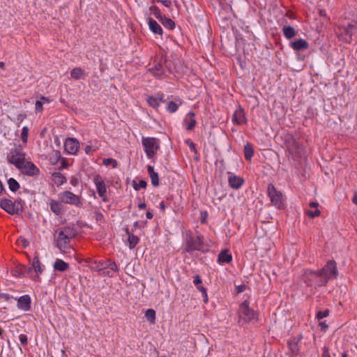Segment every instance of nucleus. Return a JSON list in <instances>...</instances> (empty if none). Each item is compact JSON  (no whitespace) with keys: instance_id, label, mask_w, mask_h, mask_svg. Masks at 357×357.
I'll use <instances>...</instances> for the list:
<instances>
[{"instance_id":"f257e3e1","label":"nucleus","mask_w":357,"mask_h":357,"mask_svg":"<svg viewBox=\"0 0 357 357\" xmlns=\"http://www.w3.org/2000/svg\"><path fill=\"white\" fill-rule=\"evenodd\" d=\"M76 235V232L73 228L65 227L56 230L54 235L56 247L61 251L65 252L68 249L70 239L73 238Z\"/></svg>"},{"instance_id":"f03ea898","label":"nucleus","mask_w":357,"mask_h":357,"mask_svg":"<svg viewBox=\"0 0 357 357\" xmlns=\"http://www.w3.org/2000/svg\"><path fill=\"white\" fill-rule=\"evenodd\" d=\"M302 280L306 286L317 289L327 284L326 278L322 276L319 271L307 270L302 275Z\"/></svg>"},{"instance_id":"7ed1b4c3","label":"nucleus","mask_w":357,"mask_h":357,"mask_svg":"<svg viewBox=\"0 0 357 357\" xmlns=\"http://www.w3.org/2000/svg\"><path fill=\"white\" fill-rule=\"evenodd\" d=\"M26 153L22 150V146L19 145L15 149H12L7 157L8 163L15 165L17 169H22L26 161Z\"/></svg>"},{"instance_id":"20e7f679","label":"nucleus","mask_w":357,"mask_h":357,"mask_svg":"<svg viewBox=\"0 0 357 357\" xmlns=\"http://www.w3.org/2000/svg\"><path fill=\"white\" fill-rule=\"evenodd\" d=\"M0 207L10 215H19L23 211L22 200L17 199L12 202L8 199H3L0 202Z\"/></svg>"},{"instance_id":"39448f33","label":"nucleus","mask_w":357,"mask_h":357,"mask_svg":"<svg viewBox=\"0 0 357 357\" xmlns=\"http://www.w3.org/2000/svg\"><path fill=\"white\" fill-rule=\"evenodd\" d=\"M185 250L188 253L194 251L204 252L203 237L201 235L193 236L191 234H187Z\"/></svg>"},{"instance_id":"423d86ee","label":"nucleus","mask_w":357,"mask_h":357,"mask_svg":"<svg viewBox=\"0 0 357 357\" xmlns=\"http://www.w3.org/2000/svg\"><path fill=\"white\" fill-rule=\"evenodd\" d=\"M142 144L144 146L146 156L152 158L160 148L158 140L154 137H142Z\"/></svg>"},{"instance_id":"0eeeda50","label":"nucleus","mask_w":357,"mask_h":357,"mask_svg":"<svg viewBox=\"0 0 357 357\" xmlns=\"http://www.w3.org/2000/svg\"><path fill=\"white\" fill-rule=\"evenodd\" d=\"M319 271L322 276L326 278L327 282L331 279L336 278L338 275L336 262L334 260L328 261L326 264Z\"/></svg>"},{"instance_id":"6e6552de","label":"nucleus","mask_w":357,"mask_h":357,"mask_svg":"<svg viewBox=\"0 0 357 357\" xmlns=\"http://www.w3.org/2000/svg\"><path fill=\"white\" fill-rule=\"evenodd\" d=\"M238 317L240 321L243 320L245 322L250 321L255 318V312L249 307V303L247 301H245L241 304L238 310Z\"/></svg>"},{"instance_id":"1a4fd4ad","label":"nucleus","mask_w":357,"mask_h":357,"mask_svg":"<svg viewBox=\"0 0 357 357\" xmlns=\"http://www.w3.org/2000/svg\"><path fill=\"white\" fill-rule=\"evenodd\" d=\"M267 193L273 205L280 208L282 205V195L275 189L273 184L269 183L268 185Z\"/></svg>"},{"instance_id":"9d476101","label":"nucleus","mask_w":357,"mask_h":357,"mask_svg":"<svg viewBox=\"0 0 357 357\" xmlns=\"http://www.w3.org/2000/svg\"><path fill=\"white\" fill-rule=\"evenodd\" d=\"M59 199L61 202L65 204L75 206H79L81 204L79 197L70 191H64L60 193L59 195Z\"/></svg>"},{"instance_id":"9b49d317","label":"nucleus","mask_w":357,"mask_h":357,"mask_svg":"<svg viewBox=\"0 0 357 357\" xmlns=\"http://www.w3.org/2000/svg\"><path fill=\"white\" fill-rule=\"evenodd\" d=\"M93 182L96 185L98 195L102 198L103 202H107L108 199L106 195L107 188L102 178L99 174H96L93 177Z\"/></svg>"},{"instance_id":"f8f14e48","label":"nucleus","mask_w":357,"mask_h":357,"mask_svg":"<svg viewBox=\"0 0 357 357\" xmlns=\"http://www.w3.org/2000/svg\"><path fill=\"white\" fill-rule=\"evenodd\" d=\"M354 28V25L348 24L347 26L341 29V32L339 33V38L345 43H350L352 40Z\"/></svg>"},{"instance_id":"ddd939ff","label":"nucleus","mask_w":357,"mask_h":357,"mask_svg":"<svg viewBox=\"0 0 357 357\" xmlns=\"http://www.w3.org/2000/svg\"><path fill=\"white\" fill-rule=\"evenodd\" d=\"M148 71L160 79H162L166 73V70L161 62L154 63L152 67L149 68Z\"/></svg>"},{"instance_id":"4468645a","label":"nucleus","mask_w":357,"mask_h":357,"mask_svg":"<svg viewBox=\"0 0 357 357\" xmlns=\"http://www.w3.org/2000/svg\"><path fill=\"white\" fill-rule=\"evenodd\" d=\"M79 147V143L75 138H68L64 143V149L70 154H75Z\"/></svg>"},{"instance_id":"2eb2a0df","label":"nucleus","mask_w":357,"mask_h":357,"mask_svg":"<svg viewBox=\"0 0 357 357\" xmlns=\"http://www.w3.org/2000/svg\"><path fill=\"white\" fill-rule=\"evenodd\" d=\"M21 169L24 174L30 176H37L40 173L39 169L33 162L26 160Z\"/></svg>"},{"instance_id":"dca6fc26","label":"nucleus","mask_w":357,"mask_h":357,"mask_svg":"<svg viewBox=\"0 0 357 357\" xmlns=\"http://www.w3.org/2000/svg\"><path fill=\"white\" fill-rule=\"evenodd\" d=\"M228 174L229 175L228 178L229 185L235 190L241 188L245 182L244 179L231 172H228Z\"/></svg>"},{"instance_id":"f3484780","label":"nucleus","mask_w":357,"mask_h":357,"mask_svg":"<svg viewBox=\"0 0 357 357\" xmlns=\"http://www.w3.org/2000/svg\"><path fill=\"white\" fill-rule=\"evenodd\" d=\"M287 147L289 150V151L292 154H295L296 157H302L303 155V149L300 146V144L294 139L291 140V142H289V144L287 145Z\"/></svg>"},{"instance_id":"a211bd4d","label":"nucleus","mask_w":357,"mask_h":357,"mask_svg":"<svg viewBox=\"0 0 357 357\" xmlns=\"http://www.w3.org/2000/svg\"><path fill=\"white\" fill-rule=\"evenodd\" d=\"M31 297L26 294L17 299V307L24 311H28L31 308Z\"/></svg>"},{"instance_id":"6ab92c4d","label":"nucleus","mask_w":357,"mask_h":357,"mask_svg":"<svg viewBox=\"0 0 357 357\" xmlns=\"http://www.w3.org/2000/svg\"><path fill=\"white\" fill-rule=\"evenodd\" d=\"M232 121L238 125L246 122L244 110L241 106H238V109L234 112L232 116Z\"/></svg>"},{"instance_id":"aec40b11","label":"nucleus","mask_w":357,"mask_h":357,"mask_svg":"<svg viewBox=\"0 0 357 357\" xmlns=\"http://www.w3.org/2000/svg\"><path fill=\"white\" fill-rule=\"evenodd\" d=\"M290 46L295 51H302L307 50L309 47V44L305 40L300 38L291 42Z\"/></svg>"},{"instance_id":"412c9836","label":"nucleus","mask_w":357,"mask_h":357,"mask_svg":"<svg viewBox=\"0 0 357 357\" xmlns=\"http://www.w3.org/2000/svg\"><path fill=\"white\" fill-rule=\"evenodd\" d=\"M302 338V335H299L298 337H294L288 340L287 344L289 349V351L292 354H297L298 353V341Z\"/></svg>"},{"instance_id":"4be33fe9","label":"nucleus","mask_w":357,"mask_h":357,"mask_svg":"<svg viewBox=\"0 0 357 357\" xmlns=\"http://www.w3.org/2000/svg\"><path fill=\"white\" fill-rule=\"evenodd\" d=\"M148 24L150 30L155 34L162 35V29L161 26L153 18L149 17L148 19Z\"/></svg>"},{"instance_id":"5701e85b","label":"nucleus","mask_w":357,"mask_h":357,"mask_svg":"<svg viewBox=\"0 0 357 357\" xmlns=\"http://www.w3.org/2000/svg\"><path fill=\"white\" fill-rule=\"evenodd\" d=\"M195 113L193 112H190L187 114L184 121L188 122V124L185 127L187 130H192L195 126H196L197 121L195 119Z\"/></svg>"},{"instance_id":"b1692460","label":"nucleus","mask_w":357,"mask_h":357,"mask_svg":"<svg viewBox=\"0 0 357 357\" xmlns=\"http://www.w3.org/2000/svg\"><path fill=\"white\" fill-rule=\"evenodd\" d=\"M147 172L151 178V183L153 186L157 187L159 185V177L157 172L154 171L153 167L151 165L147 166Z\"/></svg>"},{"instance_id":"393cba45","label":"nucleus","mask_w":357,"mask_h":357,"mask_svg":"<svg viewBox=\"0 0 357 357\" xmlns=\"http://www.w3.org/2000/svg\"><path fill=\"white\" fill-rule=\"evenodd\" d=\"M61 203L60 200L59 202L54 199H52L50 203L51 211L56 215L62 213L63 206Z\"/></svg>"},{"instance_id":"a878e982","label":"nucleus","mask_w":357,"mask_h":357,"mask_svg":"<svg viewBox=\"0 0 357 357\" xmlns=\"http://www.w3.org/2000/svg\"><path fill=\"white\" fill-rule=\"evenodd\" d=\"M231 260L232 257L228 250H222L218 255V263H229Z\"/></svg>"},{"instance_id":"bb28decb","label":"nucleus","mask_w":357,"mask_h":357,"mask_svg":"<svg viewBox=\"0 0 357 357\" xmlns=\"http://www.w3.org/2000/svg\"><path fill=\"white\" fill-rule=\"evenodd\" d=\"M159 22L167 29L173 30L175 29V22L170 18L167 17L165 15L159 20Z\"/></svg>"},{"instance_id":"cd10ccee","label":"nucleus","mask_w":357,"mask_h":357,"mask_svg":"<svg viewBox=\"0 0 357 357\" xmlns=\"http://www.w3.org/2000/svg\"><path fill=\"white\" fill-rule=\"evenodd\" d=\"M68 267V264L60 259H57L54 264V268L61 272L66 271Z\"/></svg>"},{"instance_id":"c85d7f7f","label":"nucleus","mask_w":357,"mask_h":357,"mask_svg":"<svg viewBox=\"0 0 357 357\" xmlns=\"http://www.w3.org/2000/svg\"><path fill=\"white\" fill-rule=\"evenodd\" d=\"M282 32L287 39H291L294 38L296 36L297 33L294 28L291 26H284L282 28Z\"/></svg>"},{"instance_id":"c756f323","label":"nucleus","mask_w":357,"mask_h":357,"mask_svg":"<svg viewBox=\"0 0 357 357\" xmlns=\"http://www.w3.org/2000/svg\"><path fill=\"white\" fill-rule=\"evenodd\" d=\"M71 77L74 79H79L84 77L85 73L81 68H75L70 72Z\"/></svg>"},{"instance_id":"7c9ffc66","label":"nucleus","mask_w":357,"mask_h":357,"mask_svg":"<svg viewBox=\"0 0 357 357\" xmlns=\"http://www.w3.org/2000/svg\"><path fill=\"white\" fill-rule=\"evenodd\" d=\"M52 180L57 185H61L66 182V177L61 172H54L52 174Z\"/></svg>"},{"instance_id":"2f4dec72","label":"nucleus","mask_w":357,"mask_h":357,"mask_svg":"<svg viewBox=\"0 0 357 357\" xmlns=\"http://www.w3.org/2000/svg\"><path fill=\"white\" fill-rule=\"evenodd\" d=\"M254 155V149L250 143L244 146V156L246 160H250Z\"/></svg>"},{"instance_id":"473e14b6","label":"nucleus","mask_w":357,"mask_h":357,"mask_svg":"<svg viewBox=\"0 0 357 357\" xmlns=\"http://www.w3.org/2000/svg\"><path fill=\"white\" fill-rule=\"evenodd\" d=\"M126 233L128 234L129 248L130 249H133L139 243V239L137 236L130 234L128 229H126Z\"/></svg>"},{"instance_id":"72a5a7b5","label":"nucleus","mask_w":357,"mask_h":357,"mask_svg":"<svg viewBox=\"0 0 357 357\" xmlns=\"http://www.w3.org/2000/svg\"><path fill=\"white\" fill-rule=\"evenodd\" d=\"M32 268H33L37 273H42L43 271V265L38 256L34 257L33 259Z\"/></svg>"},{"instance_id":"f704fd0d","label":"nucleus","mask_w":357,"mask_h":357,"mask_svg":"<svg viewBox=\"0 0 357 357\" xmlns=\"http://www.w3.org/2000/svg\"><path fill=\"white\" fill-rule=\"evenodd\" d=\"M8 184L10 190L14 192L17 191L20 187L19 183L13 178H10L8 180Z\"/></svg>"},{"instance_id":"c9c22d12","label":"nucleus","mask_w":357,"mask_h":357,"mask_svg":"<svg viewBox=\"0 0 357 357\" xmlns=\"http://www.w3.org/2000/svg\"><path fill=\"white\" fill-rule=\"evenodd\" d=\"M145 317L151 324H154L155 321V311L153 309H148L145 312Z\"/></svg>"},{"instance_id":"e433bc0d","label":"nucleus","mask_w":357,"mask_h":357,"mask_svg":"<svg viewBox=\"0 0 357 357\" xmlns=\"http://www.w3.org/2000/svg\"><path fill=\"white\" fill-rule=\"evenodd\" d=\"M91 268L95 271L102 272L103 271L102 261H95L92 262Z\"/></svg>"},{"instance_id":"4c0bfd02","label":"nucleus","mask_w":357,"mask_h":357,"mask_svg":"<svg viewBox=\"0 0 357 357\" xmlns=\"http://www.w3.org/2000/svg\"><path fill=\"white\" fill-rule=\"evenodd\" d=\"M149 10L151 13L153 14L158 20L160 18H162V16L164 15L161 13L160 9L155 6H151L149 8Z\"/></svg>"},{"instance_id":"58836bf2","label":"nucleus","mask_w":357,"mask_h":357,"mask_svg":"<svg viewBox=\"0 0 357 357\" xmlns=\"http://www.w3.org/2000/svg\"><path fill=\"white\" fill-rule=\"evenodd\" d=\"M146 100H147V102L149 103V105L153 108L156 109L160 105V103L156 97L148 96L146 98Z\"/></svg>"},{"instance_id":"ea45409f","label":"nucleus","mask_w":357,"mask_h":357,"mask_svg":"<svg viewBox=\"0 0 357 357\" xmlns=\"http://www.w3.org/2000/svg\"><path fill=\"white\" fill-rule=\"evenodd\" d=\"M178 106L176 102H174V101H170L167 104V109L170 113H174L178 109Z\"/></svg>"},{"instance_id":"a19ab883","label":"nucleus","mask_w":357,"mask_h":357,"mask_svg":"<svg viewBox=\"0 0 357 357\" xmlns=\"http://www.w3.org/2000/svg\"><path fill=\"white\" fill-rule=\"evenodd\" d=\"M147 185V183L144 180H140L138 183L134 182L133 188L135 190H139L141 188H145Z\"/></svg>"},{"instance_id":"79ce46f5","label":"nucleus","mask_w":357,"mask_h":357,"mask_svg":"<svg viewBox=\"0 0 357 357\" xmlns=\"http://www.w3.org/2000/svg\"><path fill=\"white\" fill-rule=\"evenodd\" d=\"M103 165H112V167L114 168L117 167V161L113 158H105L102 162Z\"/></svg>"},{"instance_id":"37998d69","label":"nucleus","mask_w":357,"mask_h":357,"mask_svg":"<svg viewBox=\"0 0 357 357\" xmlns=\"http://www.w3.org/2000/svg\"><path fill=\"white\" fill-rule=\"evenodd\" d=\"M330 310L328 309L325 310L324 311H319L316 314V318L319 320L326 317L328 316Z\"/></svg>"},{"instance_id":"c03bdc74","label":"nucleus","mask_w":357,"mask_h":357,"mask_svg":"<svg viewBox=\"0 0 357 357\" xmlns=\"http://www.w3.org/2000/svg\"><path fill=\"white\" fill-rule=\"evenodd\" d=\"M28 132H29V129L26 126H24L23 128H22V133H21V138H22V140L23 141V142L24 143H26L27 142V138H28Z\"/></svg>"},{"instance_id":"a18cd8bd","label":"nucleus","mask_w":357,"mask_h":357,"mask_svg":"<svg viewBox=\"0 0 357 357\" xmlns=\"http://www.w3.org/2000/svg\"><path fill=\"white\" fill-rule=\"evenodd\" d=\"M202 293L203 297H204V302L207 303L208 302V296L206 292V289L204 288L203 286L199 285L197 287Z\"/></svg>"},{"instance_id":"49530a36","label":"nucleus","mask_w":357,"mask_h":357,"mask_svg":"<svg viewBox=\"0 0 357 357\" xmlns=\"http://www.w3.org/2000/svg\"><path fill=\"white\" fill-rule=\"evenodd\" d=\"M321 212L319 209H316L315 211H307V214L310 218H314L315 217H317L320 215Z\"/></svg>"},{"instance_id":"de8ad7c7","label":"nucleus","mask_w":357,"mask_h":357,"mask_svg":"<svg viewBox=\"0 0 357 357\" xmlns=\"http://www.w3.org/2000/svg\"><path fill=\"white\" fill-rule=\"evenodd\" d=\"M93 216L97 221L102 222L104 220V216L100 211H95Z\"/></svg>"},{"instance_id":"09e8293b","label":"nucleus","mask_w":357,"mask_h":357,"mask_svg":"<svg viewBox=\"0 0 357 357\" xmlns=\"http://www.w3.org/2000/svg\"><path fill=\"white\" fill-rule=\"evenodd\" d=\"M109 269L112 271V272H118L119 268L116 265V264L114 261H110V263H109Z\"/></svg>"},{"instance_id":"8fccbe9b","label":"nucleus","mask_w":357,"mask_h":357,"mask_svg":"<svg viewBox=\"0 0 357 357\" xmlns=\"http://www.w3.org/2000/svg\"><path fill=\"white\" fill-rule=\"evenodd\" d=\"M193 282L197 287L201 284L202 281L199 275H195Z\"/></svg>"},{"instance_id":"3c124183","label":"nucleus","mask_w":357,"mask_h":357,"mask_svg":"<svg viewBox=\"0 0 357 357\" xmlns=\"http://www.w3.org/2000/svg\"><path fill=\"white\" fill-rule=\"evenodd\" d=\"M21 344L24 346L27 344V336L24 334H21L19 337Z\"/></svg>"},{"instance_id":"603ef678","label":"nucleus","mask_w":357,"mask_h":357,"mask_svg":"<svg viewBox=\"0 0 357 357\" xmlns=\"http://www.w3.org/2000/svg\"><path fill=\"white\" fill-rule=\"evenodd\" d=\"M157 2L162 3L165 7L169 8L172 6L171 0H156Z\"/></svg>"},{"instance_id":"864d4df0","label":"nucleus","mask_w":357,"mask_h":357,"mask_svg":"<svg viewBox=\"0 0 357 357\" xmlns=\"http://www.w3.org/2000/svg\"><path fill=\"white\" fill-rule=\"evenodd\" d=\"M43 102L40 100H37L36 102V111L41 112L43 110Z\"/></svg>"},{"instance_id":"5fc2aeb1","label":"nucleus","mask_w":357,"mask_h":357,"mask_svg":"<svg viewBox=\"0 0 357 357\" xmlns=\"http://www.w3.org/2000/svg\"><path fill=\"white\" fill-rule=\"evenodd\" d=\"M237 293L243 292L246 289V286L245 284H241L236 287Z\"/></svg>"},{"instance_id":"6e6d98bb","label":"nucleus","mask_w":357,"mask_h":357,"mask_svg":"<svg viewBox=\"0 0 357 357\" xmlns=\"http://www.w3.org/2000/svg\"><path fill=\"white\" fill-rule=\"evenodd\" d=\"M18 241L20 242L23 248L27 247L29 244V242L25 238H20L18 240Z\"/></svg>"},{"instance_id":"4d7b16f0","label":"nucleus","mask_w":357,"mask_h":357,"mask_svg":"<svg viewBox=\"0 0 357 357\" xmlns=\"http://www.w3.org/2000/svg\"><path fill=\"white\" fill-rule=\"evenodd\" d=\"M95 151H96V149H93V146H91L87 145V146L85 147V152H86V153H87V154H90L91 152Z\"/></svg>"},{"instance_id":"13d9d810","label":"nucleus","mask_w":357,"mask_h":357,"mask_svg":"<svg viewBox=\"0 0 357 357\" xmlns=\"http://www.w3.org/2000/svg\"><path fill=\"white\" fill-rule=\"evenodd\" d=\"M319 325L321 326L322 331H326V330L328 328V325L326 324L325 321H321L319 322Z\"/></svg>"},{"instance_id":"bf43d9fd","label":"nucleus","mask_w":357,"mask_h":357,"mask_svg":"<svg viewBox=\"0 0 357 357\" xmlns=\"http://www.w3.org/2000/svg\"><path fill=\"white\" fill-rule=\"evenodd\" d=\"M70 183L73 185V186H77L79 183V179L76 177H73L71 179H70Z\"/></svg>"},{"instance_id":"052dcab7","label":"nucleus","mask_w":357,"mask_h":357,"mask_svg":"<svg viewBox=\"0 0 357 357\" xmlns=\"http://www.w3.org/2000/svg\"><path fill=\"white\" fill-rule=\"evenodd\" d=\"M114 272H112V271H106V270H103L102 271V274L103 275H107L109 277H113L114 274H113Z\"/></svg>"},{"instance_id":"680f3d73","label":"nucleus","mask_w":357,"mask_h":357,"mask_svg":"<svg viewBox=\"0 0 357 357\" xmlns=\"http://www.w3.org/2000/svg\"><path fill=\"white\" fill-rule=\"evenodd\" d=\"M323 357H331L328 349L327 347L324 348V351L322 354Z\"/></svg>"},{"instance_id":"e2e57ef3","label":"nucleus","mask_w":357,"mask_h":357,"mask_svg":"<svg viewBox=\"0 0 357 357\" xmlns=\"http://www.w3.org/2000/svg\"><path fill=\"white\" fill-rule=\"evenodd\" d=\"M109 263H110V261H102L103 270L109 269Z\"/></svg>"},{"instance_id":"0e129e2a","label":"nucleus","mask_w":357,"mask_h":357,"mask_svg":"<svg viewBox=\"0 0 357 357\" xmlns=\"http://www.w3.org/2000/svg\"><path fill=\"white\" fill-rule=\"evenodd\" d=\"M190 149L192 151L196 153L197 152V149L195 148V144L192 142H190Z\"/></svg>"},{"instance_id":"69168bd1","label":"nucleus","mask_w":357,"mask_h":357,"mask_svg":"<svg viewBox=\"0 0 357 357\" xmlns=\"http://www.w3.org/2000/svg\"><path fill=\"white\" fill-rule=\"evenodd\" d=\"M309 205L312 208H317V206H319V204L315 202H311Z\"/></svg>"},{"instance_id":"338daca9","label":"nucleus","mask_w":357,"mask_h":357,"mask_svg":"<svg viewBox=\"0 0 357 357\" xmlns=\"http://www.w3.org/2000/svg\"><path fill=\"white\" fill-rule=\"evenodd\" d=\"M160 209L164 211L166 208L165 204L164 202H161L159 205Z\"/></svg>"},{"instance_id":"774afa93","label":"nucleus","mask_w":357,"mask_h":357,"mask_svg":"<svg viewBox=\"0 0 357 357\" xmlns=\"http://www.w3.org/2000/svg\"><path fill=\"white\" fill-rule=\"evenodd\" d=\"M352 202L354 204L357 205V192L354 194L352 198Z\"/></svg>"}]
</instances>
